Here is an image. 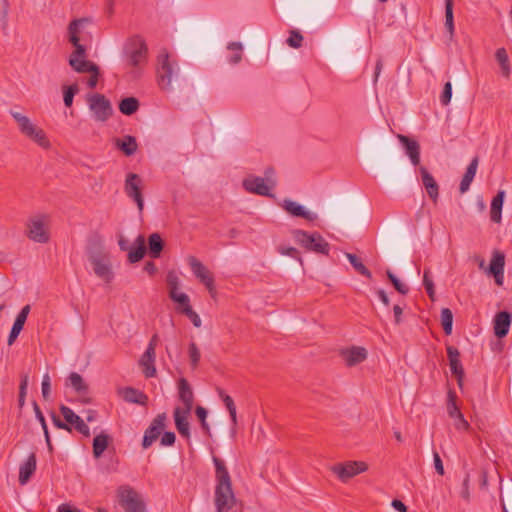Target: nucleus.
<instances>
[{
	"mask_svg": "<svg viewBox=\"0 0 512 512\" xmlns=\"http://www.w3.org/2000/svg\"><path fill=\"white\" fill-rule=\"evenodd\" d=\"M215 466V496L216 512H228L233 508L236 498L232 488V479L224 460L217 456L212 458Z\"/></svg>",
	"mask_w": 512,
	"mask_h": 512,
	"instance_id": "nucleus-1",
	"label": "nucleus"
},
{
	"mask_svg": "<svg viewBox=\"0 0 512 512\" xmlns=\"http://www.w3.org/2000/svg\"><path fill=\"white\" fill-rule=\"evenodd\" d=\"M9 113L17 123L21 134L43 149H49L51 147V143L42 128L37 127L27 116L18 111L10 110Z\"/></svg>",
	"mask_w": 512,
	"mask_h": 512,
	"instance_id": "nucleus-2",
	"label": "nucleus"
},
{
	"mask_svg": "<svg viewBox=\"0 0 512 512\" xmlns=\"http://www.w3.org/2000/svg\"><path fill=\"white\" fill-rule=\"evenodd\" d=\"M123 55L127 64L131 67L137 68L147 63L148 46L145 39L140 35H133L128 38L124 45Z\"/></svg>",
	"mask_w": 512,
	"mask_h": 512,
	"instance_id": "nucleus-3",
	"label": "nucleus"
},
{
	"mask_svg": "<svg viewBox=\"0 0 512 512\" xmlns=\"http://www.w3.org/2000/svg\"><path fill=\"white\" fill-rule=\"evenodd\" d=\"M294 240L308 251L318 254L328 255L330 250L329 243L318 233H308L301 229L292 231Z\"/></svg>",
	"mask_w": 512,
	"mask_h": 512,
	"instance_id": "nucleus-4",
	"label": "nucleus"
},
{
	"mask_svg": "<svg viewBox=\"0 0 512 512\" xmlns=\"http://www.w3.org/2000/svg\"><path fill=\"white\" fill-rule=\"evenodd\" d=\"M87 103L96 121L106 122L113 114L109 99L100 93L88 94Z\"/></svg>",
	"mask_w": 512,
	"mask_h": 512,
	"instance_id": "nucleus-5",
	"label": "nucleus"
},
{
	"mask_svg": "<svg viewBox=\"0 0 512 512\" xmlns=\"http://www.w3.org/2000/svg\"><path fill=\"white\" fill-rule=\"evenodd\" d=\"M119 504L126 512H146V505L139 494L129 486H120L117 490Z\"/></svg>",
	"mask_w": 512,
	"mask_h": 512,
	"instance_id": "nucleus-6",
	"label": "nucleus"
},
{
	"mask_svg": "<svg viewBox=\"0 0 512 512\" xmlns=\"http://www.w3.org/2000/svg\"><path fill=\"white\" fill-rule=\"evenodd\" d=\"M87 48L85 45H77L68 57V64L77 73L96 71L97 65L87 59Z\"/></svg>",
	"mask_w": 512,
	"mask_h": 512,
	"instance_id": "nucleus-7",
	"label": "nucleus"
},
{
	"mask_svg": "<svg viewBox=\"0 0 512 512\" xmlns=\"http://www.w3.org/2000/svg\"><path fill=\"white\" fill-rule=\"evenodd\" d=\"M166 414H158L151 422L149 427L145 430L142 439V448L148 449L160 437L166 427Z\"/></svg>",
	"mask_w": 512,
	"mask_h": 512,
	"instance_id": "nucleus-8",
	"label": "nucleus"
},
{
	"mask_svg": "<svg viewBox=\"0 0 512 512\" xmlns=\"http://www.w3.org/2000/svg\"><path fill=\"white\" fill-rule=\"evenodd\" d=\"M159 67L157 69V81L162 90H169L171 88V80L173 68L169 62V54L166 49H163L158 56Z\"/></svg>",
	"mask_w": 512,
	"mask_h": 512,
	"instance_id": "nucleus-9",
	"label": "nucleus"
},
{
	"mask_svg": "<svg viewBox=\"0 0 512 512\" xmlns=\"http://www.w3.org/2000/svg\"><path fill=\"white\" fill-rule=\"evenodd\" d=\"M188 263L194 275L206 286L210 295L215 297L216 289L214 285V277L211 272L194 256H189Z\"/></svg>",
	"mask_w": 512,
	"mask_h": 512,
	"instance_id": "nucleus-10",
	"label": "nucleus"
},
{
	"mask_svg": "<svg viewBox=\"0 0 512 512\" xmlns=\"http://www.w3.org/2000/svg\"><path fill=\"white\" fill-rule=\"evenodd\" d=\"M368 465L362 461H349L343 464L334 465L331 470L342 482H347L350 478L365 472Z\"/></svg>",
	"mask_w": 512,
	"mask_h": 512,
	"instance_id": "nucleus-11",
	"label": "nucleus"
},
{
	"mask_svg": "<svg viewBox=\"0 0 512 512\" xmlns=\"http://www.w3.org/2000/svg\"><path fill=\"white\" fill-rule=\"evenodd\" d=\"M141 184L142 179L141 177L136 173H128L126 175L125 184H124V191L126 195L130 198H132L141 212L144 208V200L143 195L141 191Z\"/></svg>",
	"mask_w": 512,
	"mask_h": 512,
	"instance_id": "nucleus-12",
	"label": "nucleus"
},
{
	"mask_svg": "<svg viewBox=\"0 0 512 512\" xmlns=\"http://www.w3.org/2000/svg\"><path fill=\"white\" fill-rule=\"evenodd\" d=\"M446 351L451 373L456 378L459 388L462 389L465 373L462 363L460 361V352L454 346H447Z\"/></svg>",
	"mask_w": 512,
	"mask_h": 512,
	"instance_id": "nucleus-13",
	"label": "nucleus"
},
{
	"mask_svg": "<svg viewBox=\"0 0 512 512\" xmlns=\"http://www.w3.org/2000/svg\"><path fill=\"white\" fill-rule=\"evenodd\" d=\"M242 185L244 189L249 193L267 197L272 196L270 190L273 187L267 181L265 182V179L262 177L254 176L246 178L243 180Z\"/></svg>",
	"mask_w": 512,
	"mask_h": 512,
	"instance_id": "nucleus-14",
	"label": "nucleus"
},
{
	"mask_svg": "<svg viewBox=\"0 0 512 512\" xmlns=\"http://www.w3.org/2000/svg\"><path fill=\"white\" fill-rule=\"evenodd\" d=\"M281 207L292 217L302 218L309 222H313L317 219V214L308 211L303 205L293 201L291 199H284L281 203Z\"/></svg>",
	"mask_w": 512,
	"mask_h": 512,
	"instance_id": "nucleus-15",
	"label": "nucleus"
},
{
	"mask_svg": "<svg viewBox=\"0 0 512 512\" xmlns=\"http://www.w3.org/2000/svg\"><path fill=\"white\" fill-rule=\"evenodd\" d=\"M504 267H505V255L499 250L493 252L489 267L487 269L488 274L494 277L495 283L498 286L503 284L504 280Z\"/></svg>",
	"mask_w": 512,
	"mask_h": 512,
	"instance_id": "nucleus-16",
	"label": "nucleus"
},
{
	"mask_svg": "<svg viewBox=\"0 0 512 512\" xmlns=\"http://www.w3.org/2000/svg\"><path fill=\"white\" fill-rule=\"evenodd\" d=\"M60 412L69 426L73 425L75 429L85 437L90 436V429L88 425L71 408L61 405Z\"/></svg>",
	"mask_w": 512,
	"mask_h": 512,
	"instance_id": "nucleus-17",
	"label": "nucleus"
},
{
	"mask_svg": "<svg viewBox=\"0 0 512 512\" xmlns=\"http://www.w3.org/2000/svg\"><path fill=\"white\" fill-rule=\"evenodd\" d=\"M512 323V313L509 311L498 312L493 320L494 334L501 339L507 336Z\"/></svg>",
	"mask_w": 512,
	"mask_h": 512,
	"instance_id": "nucleus-18",
	"label": "nucleus"
},
{
	"mask_svg": "<svg viewBox=\"0 0 512 512\" xmlns=\"http://www.w3.org/2000/svg\"><path fill=\"white\" fill-rule=\"evenodd\" d=\"M92 22V19L89 17H82L73 19L67 28V34H68V42L73 46L76 47L77 45H82L80 43V34L82 32V28L90 24Z\"/></svg>",
	"mask_w": 512,
	"mask_h": 512,
	"instance_id": "nucleus-19",
	"label": "nucleus"
},
{
	"mask_svg": "<svg viewBox=\"0 0 512 512\" xmlns=\"http://www.w3.org/2000/svg\"><path fill=\"white\" fill-rule=\"evenodd\" d=\"M27 236L37 243H47L49 241V233L44 227L41 218H34L28 225Z\"/></svg>",
	"mask_w": 512,
	"mask_h": 512,
	"instance_id": "nucleus-20",
	"label": "nucleus"
},
{
	"mask_svg": "<svg viewBox=\"0 0 512 512\" xmlns=\"http://www.w3.org/2000/svg\"><path fill=\"white\" fill-rule=\"evenodd\" d=\"M341 356L348 367H353L367 359V350L364 347L353 346L348 349H343Z\"/></svg>",
	"mask_w": 512,
	"mask_h": 512,
	"instance_id": "nucleus-21",
	"label": "nucleus"
},
{
	"mask_svg": "<svg viewBox=\"0 0 512 512\" xmlns=\"http://www.w3.org/2000/svg\"><path fill=\"white\" fill-rule=\"evenodd\" d=\"M178 390H179V399L184 404V409L182 411H185L186 414H190V412L193 408L194 394H193V390L186 378L179 379Z\"/></svg>",
	"mask_w": 512,
	"mask_h": 512,
	"instance_id": "nucleus-22",
	"label": "nucleus"
},
{
	"mask_svg": "<svg viewBox=\"0 0 512 512\" xmlns=\"http://www.w3.org/2000/svg\"><path fill=\"white\" fill-rule=\"evenodd\" d=\"M30 305H25L19 314L16 316V319L13 323V326L11 328V331L8 336L7 344L11 346L16 339L18 338L19 334L23 330V327L25 325V322L27 320V317L30 313Z\"/></svg>",
	"mask_w": 512,
	"mask_h": 512,
	"instance_id": "nucleus-23",
	"label": "nucleus"
},
{
	"mask_svg": "<svg viewBox=\"0 0 512 512\" xmlns=\"http://www.w3.org/2000/svg\"><path fill=\"white\" fill-rule=\"evenodd\" d=\"M400 142L403 144V147L406 151V154L409 156L411 163L414 166H418L420 164V145L419 143L405 135H398Z\"/></svg>",
	"mask_w": 512,
	"mask_h": 512,
	"instance_id": "nucleus-24",
	"label": "nucleus"
},
{
	"mask_svg": "<svg viewBox=\"0 0 512 512\" xmlns=\"http://www.w3.org/2000/svg\"><path fill=\"white\" fill-rule=\"evenodd\" d=\"M37 459L35 453H31L26 461L19 467V483L25 485L36 471Z\"/></svg>",
	"mask_w": 512,
	"mask_h": 512,
	"instance_id": "nucleus-25",
	"label": "nucleus"
},
{
	"mask_svg": "<svg viewBox=\"0 0 512 512\" xmlns=\"http://www.w3.org/2000/svg\"><path fill=\"white\" fill-rule=\"evenodd\" d=\"M120 395L124 399V401L128 403L138 404L141 406H147L148 405V396L133 387H125L120 390Z\"/></svg>",
	"mask_w": 512,
	"mask_h": 512,
	"instance_id": "nucleus-26",
	"label": "nucleus"
},
{
	"mask_svg": "<svg viewBox=\"0 0 512 512\" xmlns=\"http://www.w3.org/2000/svg\"><path fill=\"white\" fill-rule=\"evenodd\" d=\"M419 171L421 174L422 184L425 187L428 196L433 201H436L439 195V186L436 180L424 166H420Z\"/></svg>",
	"mask_w": 512,
	"mask_h": 512,
	"instance_id": "nucleus-27",
	"label": "nucleus"
},
{
	"mask_svg": "<svg viewBox=\"0 0 512 512\" xmlns=\"http://www.w3.org/2000/svg\"><path fill=\"white\" fill-rule=\"evenodd\" d=\"M478 165H479V157L475 156L471 160L469 165L467 166L466 171H465V173L462 177V180L460 182L459 191L461 194H464L465 192H467L469 190L470 185L476 175Z\"/></svg>",
	"mask_w": 512,
	"mask_h": 512,
	"instance_id": "nucleus-28",
	"label": "nucleus"
},
{
	"mask_svg": "<svg viewBox=\"0 0 512 512\" xmlns=\"http://www.w3.org/2000/svg\"><path fill=\"white\" fill-rule=\"evenodd\" d=\"M115 147L125 156H132L138 149L137 140L134 136L125 135L122 138H115Z\"/></svg>",
	"mask_w": 512,
	"mask_h": 512,
	"instance_id": "nucleus-29",
	"label": "nucleus"
},
{
	"mask_svg": "<svg viewBox=\"0 0 512 512\" xmlns=\"http://www.w3.org/2000/svg\"><path fill=\"white\" fill-rule=\"evenodd\" d=\"M90 262L93 265V270L98 277L104 279L107 283L112 280L113 274L109 264L95 255L90 256Z\"/></svg>",
	"mask_w": 512,
	"mask_h": 512,
	"instance_id": "nucleus-30",
	"label": "nucleus"
},
{
	"mask_svg": "<svg viewBox=\"0 0 512 512\" xmlns=\"http://www.w3.org/2000/svg\"><path fill=\"white\" fill-rule=\"evenodd\" d=\"M155 350L152 347H147L146 351L140 359V365L144 367L143 373L146 378H152L156 375L155 368Z\"/></svg>",
	"mask_w": 512,
	"mask_h": 512,
	"instance_id": "nucleus-31",
	"label": "nucleus"
},
{
	"mask_svg": "<svg viewBox=\"0 0 512 512\" xmlns=\"http://www.w3.org/2000/svg\"><path fill=\"white\" fill-rule=\"evenodd\" d=\"M188 415L185 411H182L180 407H176L174 410V421L177 431L184 438H190V425L188 422Z\"/></svg>",
	"mask_w": 512,
	"mask_h": 512,
	"instance_id": "nucleus-32",
	"label": "nucleus"
},
{
	"mask_svg": "<svg viewBox=\"0 0 512 512\" xmlns=\"http://www.w3.org/2000/svg\"><path fill=\"white\" fill-rule=\"evenodd\" d=\"M145 253V238L140 234L137 236L134 245L128 249V261L130 263H137L143 259Z\"/></svg>",
	"mask_w": 512,
	"mask_h": 512,
	"instance_id": "nucleus-33",
	"label": "nucleus"
},
{
	"mask_svg": "<svg viewBox=\"0 0 512 512\" xmlns=\"http://www.w3.org/2000/svg\"><path fill=\"white\" fill-rule=\"evenodd\" d=\"M111 442V436L105 432H101L100 434L96 435L92 443V452L94 458L99 459Z\"/></svg>",
	"mask_w": 512,
	"mask_h": 512,
	"instance_id": "nucleus-34",
	"label": "nucleus"
},
{
	"mask_svg": "<svg viewBox=\"0 0 512 512\" xmlns=\"http://www.w3.org/2000/svg\"><path fill=\"white\" fill-rule=\"evenodd\" d=\"M505 198V191L499 190L491 202L490 218L495 223H500L502 218V207Z\"/></svg>",
	"mask_w": 512,
	"mask_h": 512,
	"instance_id": "nucleus-35",
	"label": "nucleus"
},
{
	"mask_svg": "<svg viewBox=\"0 0 512 512\" xmlns=\"http://www.w3.org/2000/svg\"><path fill=\"white\" fill-rule=\"evenodd\" d=\"M164 241L159 233H152L148 237V254L151 258L156 259L161 256L164 249Z\"/></svg>",
	"mask_w": 512,
	"mask_h": 512,
	"instance_id": "nucleus-36",
	"label": "nucleus"
},
{
	"mask_svg": "<svg viewBox=\"0 0 512 512\" xmlns=\"http://www.w3.org/2000/svg\"><path fill=\"white\" fill-rule=\"evenodd\" d=\"M139 100L135 97L123 98L119 103V111L126 116L135 114L139 109Z\"/></svg>",
	"mask_w": 512,
	"mask_h": 512,
	"instance_id": "nucleus-37",
	"label": "nucleus"
},
{
	"mask_svg": "<svg viewBox=\"0 0 512 512\" xmlns=\"http://www.w3.org/2000/svg\"><path fill=\"white\" fill-rule=\"evenodd\" d=\"M345 256L358 274L368 279H372L370 270L363 264L361 258H359L356 254L348 252L345 253Z\"/></svg>",
	"mask_w": 512,
	"mask_h": 512,
	"instance_id": "nucleus-38",
	"label": "nucleus"
},
{
	"mask_svg": "<svg viewBox=\"0 0 512 512\" xmlns=\"http://www.w3.org/2000/svg\"><path fill=\"white\" fill-rule=\"evenodd\" d=\"M69 381L70 385L79 395L85 396L89 393L88 385L84 382L82 376L77 372L70 373Z\"/></svg>",
	"mask_w": 512,
	"mask_h": 512,
	"instance_id": "nucleus-39",
	"label": "nucleus"
},
{
	"mask_svg": "<svg viewBox=\"0 0 512 512\" xmlns=\"http://www.w3.org/2000/svg\"><path fill=\"white\" fill-rule=\"evenodd\" d=\"M445 1V28L449 33L450 40L454 36V15H453V0H444Z\"/></svg>",
	"mask_w": 512,
	"mask_h": 512,
	"instance_id": "nucleus-40",
	"label": "nucleus"
},
{
	"mask_svg": "<svg viewBox=\"0 0 512 512\" xmlns=\"http://www.w3.org/2000/svg\"><path fill=\"white\" fill-rule=\"evenodd\" d=\"M495 57L501 67V72L503 76L509 77L511 69L506 49L498 48L496 50Z\"/></svg>",
	"mask_w": 512,
	"mask_h": 512,
	"instance_id": "nucleus-41",
	"label": "nucleus"
},
{
	"mask_svg": "<svg viewBox=\"0 0 512 512\" xmlns=\"http://www.w3.org/2000/svg\"><path fill=\"white\" fill-rule=\"evenodd\" d=\"M500 503L502 510L504 507L512 512V481L507 482L504 487V491L500 493Z\"/></svg>",
	"mask_w": 512,
	"mask_h": 512,
	"instance_id": "nucleus-42",
	"label": "nucleus"
},
{
	"mask_svg": "<svg viewBox=\"0 0 512 512\" xmlns=\"http://www.w3.org/2000/svg\"><path fill=\"white\" fill-rule=\"evenodd\" d=\"M441 325L445 335H451L453 328V313L449 308L441 310Z\"/></svg>",
	"mask_w": 512,
	"mask_h": 512,
	"instance_id": "nucleus-43",
	"label": "nucleus"
},
{
	"mask_svg": "<svg viewBox=\"0 0 512 512\" xmlns=\"http://www.w3.org/2000/svg\"><path fill=\"white\" fill-rule=\"evenodd\" d=\"M447 412L451 418H455L457 415L462 413L456 404L457 395L455 391L449 389L447 393Z\"/></svg>",
	"mask_w": 512,
	"mask_h": 512,
	"instance_id": "nucleus-44",
	"label": "nucleus"
},
{
	"mask_svg": "<svg viewBox=\"0 0 512 512\" xmlns=\"http://www.w3.org/2000/svg\"><path fill=\"white\" fill-rule=\"evenodd\" d=\"M170 299L177 303V310L181 314H183L186 309L192 308L190 305L189 296L185 293L179 292L177 294H173L172 297H170Z\"/></svg>",
	"mask_w": 512,
	"mask_h": 512,
	"instance_id": "nucleus-45",
	"label": "nucleus"
},
{
	"mask_svg": "<svg viewBox=\"0 0 512 512\" xmlns=\"http://www.w3.org/2000/svg\"><path fill=\"white\" fill-rule=\"evenodd\" d=\"M79 92L77 83L63 87V101L66 107H71L73 104L74 96Z\"/></svg>",
	"mask_w": 512,
	"mask_h": 512,
	"instance_id": "nucleus-46",
	"label": "nucleus"
},
{
	"mask_svg": "<svg viewBox=\"0 0 512 512\" xmlns=\"http://www.w3.org/2000/svg\"><path fill=\"white\" fill-rule=\"evenodd\" d=\"M277 252L283 256H289L292 259L296 260L299 263V265H303L300 252L295 247L279 245L277 247Z\"/></svg>",
	"mask_w": 512,
	"mask_h": 512,
	"instance_id": "nucleus-47",
	"label": "nucleus"
},
{
	"mask_svg": "<svg viewBox=\"0 0 512 512\" xmlns=\"http://www.w3.org/2000/svg\"><path fill=\"white\" fill-rule=\"evenodd\" d=\"M166 283L169 289V297L179 293L180 280L175 271H169L166 276Z\"/></svg>",
	"mask_w": 512,
	"mask_h": 512,
	"instance_id": "nucleus-48",
	"label": "nucleus"
},
{
	"mask_svg": "<svg viewBox=\"0 0 512 512\" xmlns=\"http://www.w3.org/2000/svg\"><path fill=\"white\" fill-rule=\"evenodd\" d=\"M386 275L390 283L400 294H408L409 287L406 284H403L390 270L386 271Z\"/></svg>",
	"mask_w": 512,
	"mask_h": 512,
	"instance_id": "nucleus-49",
	"label": "nucleus"
},
{
	"mask_svg": "<svg viewBox=\"0 0 512 512\" xmlns=\"http://www.w3.org/2000/svg\"><path fill=\"white\" fill-rule=\"evenodd\" d=\"M227 48L229 50L235 51V53L230 57L229 62L231 64H237L242 59V50L243 45L241 42H231L228 44Z\"/></svg>",
	"mask_w": 512,
	"mask_h": 512,
	"instance_id": "nucleus-50",
	"label": "nucleus"
},
{
	"mask_svg": "<svg viewBox=\"0 0 512 512\" xmlns=\"http://www.w3.org/2000/svg\"><path fill=\"white\" fill-rule=\"evenodd\" d=\"M195 414L200 421L201 428H202L203 432L206 435L210 436V427L206 421L208 411L202 406H197L195 409Z\"/></svg>",
	"mask_w": 512,
	"mask_h": 512,
	"instance_id": "nucleus-51",
	"label": "nucleus"
},
{
	"mask_svg": "<svg viewBox=\"0 0 512 512\" xmlns=\"http://www.w3.org/2000/svg\"><path fill=\"white\" fill-rule=\"evenodd\" d=\"M222 401L224 402V405L226 406L229 412L233 427H235L237 425V413L235 403L229 395L222 396Z\"/></svg>",
	"mask_w": 512,
	"mask_h": 512,
	"instance_id": "nucleus-52",
	"label": "nucleus"
},
{
	"mask_svg": "<svg viewBox=\"0 0 512 512\" xmlns=\"http://www.w3.org/2000/svg\"><path fill=\"white\" fill-rule=\"evenodd\" d=\"M200 351L196 345L195 342H191L189 344V358H190V364L193 369L197 368L199 361H200Z\"/></svg>",
	"mask_w": 512,
	"mask_h": 512,
	"instance_id": "nucleus-53",
	"label": "nucleus"
},
{
	"mask_svg": "<svg viewBox=\"0 0 512 512\" xmlns=\"http://www.w3.org/2000/svg\"><path fill=\"white\" fill-rule=\"evenodd\" d=\"M286 42L292 48H300L302 46L303 36L298 30H291Z\"/></svg>",
	"mask_w": 512,
	"mask_h": 512,
	"instance_id": "nucleus-54",
	"label": "nucleus"
},
{
	"mask_svg": "<svg viewBox=\"0 0 512 512\" xmlns=\"http://www.w3.org/2000/svg\"><path fill=\"white\" fill-rule=\"evenodd\" d=\"M452 98V84L451 82H446L444 84L442 93L440 95V102L443 106H447L451 102Z\"/></svg>",
	"mask_w": 512,
	"mask_h": 512,
	"instance_id": "nucleus-55",
	"label": "nucleus"
},
{
	"mask_svg": "<svg viewBox=\"0 0 512 512\" xmlns=\"http://www.w3.org/2000/svg\"><path fill=\"white\" fill-rule=\"evenodd\" d=\"M41 390H42L43 399L48 400L50 397V393H51V382H50V377H49L48 373H46L43 376Z\"/></svg>",
	"mask_w": 512,
	"mask_h": 512,
	"instance_id": "nucleus-56",
	"label": "nucleus"
},
{
	"mask_svg": "<svg viewBox=\"0 0 512 512\" xmlns=\"http://www.w3.org/2000/svg\"><path fill=\"white\" fill-rule=\"evenodd\" d=\"M176 441V435L172 431H166L162 434L160 444L162 446H173Z\"/></svg>",
	"mask_w": 512,
	"mask_h": 512,
	"instance_id": "nucleus-57",
	"label": "nucleus"
},
{
	"mask_svg": "<svg viewBox=\"0 0 512 512\" xmlns=\"http://www.w3.org/2000/svg\"><path fill=\"white\" fill-rule=\"evenodd\" d=\"M1 1H2L1 23H2L3 30H5L8 25L9 2H8V0H1Z\"/></svg>",
	"mask_w": 512,
	"mask_h": 512,
	"instance_id": "nucleus-58",
	"label": "nucleus"
},
{
	"mask_svg": "<svg viewBox=\"0 0 512 512\" xmlns=\"http://www.w3.org/2000/svg\"><path fill=\"white\" fill-rule=\"evenodd\" d=\"M469 483H470V475L466 473L465 478L462 483L461 497L467 502L470 501V491H469Z\"/></svg>",
	"mask_w": 512,
	"mask_h": 512,
	"instance_id": "nucleus-59",
	"label": "nucleus"
},
{
	"mask_svg": "<svg viewBox=\"0 0 512 512\" xmlns=\"http://www.w3.org/2000/svg\"><path fill=\"white\" fill-rule=\"evenodd\" d=\"M183 315L189 318L195 327L199 328L201 326V319L192 308L186 309Z\"/></svg>",
	"mask_w": 512,
	"mask_h": 512,
	"instance_id": "nucleus-60",
	"label": "nucleus"
},
{
	"mask_svg": "<svg viewBox=\"0 0 512 512\" xmlns=\"http://www.w3.org/2000/svg\"><path fill=\"white\" fill-rule=\"evenodd\" d=\"M51 418L54 426L57 427L58 429H63L68 432L72 431L71 426H69L66 421L63 422L54 412L51 413Z\"/></svg>",
	"mask_w": 512,
	"mask_h": 512,
	"instance_id": "nucleus-61",
	"label": "nucleus"
},
{
	"mask_svg": "<svg viewBox=\"0 0 512 512\" xmlns=\"http://www.w3.org/2000/svg\"><path fill=\"white\" fill-rule=\"evenodd\" d=\"M206 28H209V25L202 22H196V23H186L185 29L187 32H198L202 31Z\"/></svg>",
	"mask_w": 512,
	"mask_h": 512,
	"instance_id": "nucleus-62",
	"label": "nucleus"
},
{
	"mask_svg": "<svg viewBox=\"0 0 512 512\" xmlns=\"http://www.w3.org/2000/svg\"><path fill=\"white\" fill-rule=\"evenodd\" d=\"M33 409H34L35 416H36L37 420L41 424L42 429L46 430L47 423H46L45 417L36 401L33 402Z\"/></svg>",
	"mask_w": 512,
	"mask_h": 512,
	"instance_id": "nucleus-63",
	"label": "nucleus"
},
{
	"mask_svg": "<svg viewBox=\"0 0 512 512\" xmlns=\"http://www.w3.org/2000/svg\"><path fill=\"white\" fill-rule=\"evenodd\" d=\"M433 459H434V467H435L436 472L441 476L444 475L445 472H444L443 462H442L441 457L438 452L435 451L433 453Z\"/></svg>",
	"mask_w": 512,
	"mask_h": 512,
	"instance_id": "nucleus-64",
	"label": "nucleus"
}]
</instances>
